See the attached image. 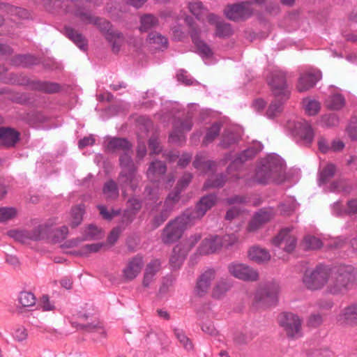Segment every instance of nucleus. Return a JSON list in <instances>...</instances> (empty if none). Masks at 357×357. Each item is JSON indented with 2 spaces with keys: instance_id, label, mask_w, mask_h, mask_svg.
<instances>
[{
  "instance_id": "1",
  "label": "nucleus",
  "mask_w": 357,
  "mask_h": 357,
  "mask_svg": "<svg viewBox=\"0 0 357 357\" xmlns=\"http://www.w3.org/2000/svg\"><path fill=\"white\" fill-rule=\"evenodd\" d=\"M131 144L124 138L113 137L108 138L106 149L109 152L122 151L123 153L120 157V164L122 168L119 176V182L122 188V194L126 196L124 188L130 185L131 189L135 191L139 182L138 177L135 174V165L131 159Z\"/></svg>"
},
{
  "instance_id": "2",
  "label": "nucleus",
  "mask_w": 357,
  "mask_h": 357,
  "mask_svg": "<svg viewBox=\"0 0 357 357\" xmlns=\"http://www.w3.org/2000/svg\"><path fill=\"white\" fill-rule=\"evenodd\" d=\"M66 7L64 10L66 13H73L85 24H93L96 25L101 32L105 35V38L112 45V50L114 52L119 51L120 47L123 43L124 38L123 34L119 31L111 30L110 22L105 19L94 18L88 10H84L81 8L73 10L69 8L68 4H64Z\"/></svg>"
},
{
  "instance_id": "3",
  "label": "nucleus",
  "mask_w": 357,
  "mask_h": 357,
  "mask_svg": "<svg viewBox=\"0 0 357 357\" xmlns=\"http://www.w3.org/2000/svg\"><path fill=\"white\" fill-rule=\"evenodd\" d=\"M284 169V162L278 155H268L257 169L255 181L261 184H266L271 181L278 182Z\"/></svg>"
},
{
  "instance_id": "4",
  "label": "nucleus",
  "mask_w": 357,
  "mask_h": 357,
  "mask_svg": "<svg viewBox=\"0 0 357 357\" xmlns=\"http://www.w3.org/2000/svg\"><path fill=\"white\" fill-rule=\"evenodd\" d=\"M195 222L184 211L181 215L171 220L162 231L161 240L165 244H172L179 240L184 231L192 227Z\"/></svg>"
},
{
  "instance_id": "5",
  "label": "nucleus",
  "mask_w": 357,
  "mask_h": 357,
  "mask_svg": "<svg viewBox=\"0 0 357 357\" xmlns=\"http://www.w3.org/2000/svg\"><path fill=\"white\" fill-rule=\"evenodd\" d=\"M280 291V284L275 281H270L261 287L255 294L253 305L256 308H266L274 305L278 301Z\"/></svg>"
},
{
  "instance_id": "6",
  "label": "nucleus",
  "mask_w": 357,
  "mask_h": 357,
  "mask_svg": "<svg viewBox=\"0 0 357 357\" xmlns=\"http://www.w3.org/2000/svg\"><path fill=\"white\" fill-rule=\"evenodd\" d=\"M355 276L351 266H341L335 273V276L328 287L333 294H344L352 287Z\"/></svg>"
},
{
  "instance_id": "7",
  "label": "nucleus",
  "mask_w": 357,
  "mask_h": 357,
  "mask_svg": "<svg viewBox=\"0 0 357 357\" xmlns=\"http://www.w3.org/2000/svg\"><path fill=\"white\" fill-rule=\"evenodd\" d=\"M330 275L331 271L328 267L319 265L314 269L306 270L303 274L302 282L310 290H319L327 284Z\"/></svg>"
},
{
  "instance_id": "8",
  "label": "nucleus",
  "mask_w": 357,
  "mask_h": 357,
  "mask_svg": "<svg viewBox=\"0 0 357 357\" xmlns=\"http://www.w3.org/2000/svg\"><path fill=\"white\" fill-rule=\"evenodd\" d=\"M278 323L289 338L295 340L302 337V320L298 315L283 312L278 317Z\"/></svg>"
},
{
  "instance_id": "9",
  "label": "nucleus",
  "mask_w": 357,
  "mask_h": 357,
  "mask_svg": "<svg viewBox=\"0 0 357 357\" xmlns=\"http://www.w3.org/2000/svg\"><path fill=\"white\" fill-rule=\"evenodd\" d=\"M50 225L41 224L31 230H13L9 234L16 241L26 243L29 241H40L48 236Z\"/></svg>"
},
{
  "instance_id": "10",
  "label": "nucleus",
  "mask_w": 357,
  "mask_h": 357,
  "mask_svg": "<svg viewBox=\"0 0 357 357\" xmlns=\"http://www.w3.org/2000/svg\"><path fill=\"white\" fill-rule=\"evenodd\" d=\"M268 84L275 98L284 101L289 99L290 91L288 89L284 73L273 72L268 79Z\"/></svg>"
},
{
  "instance_id": "11",
  "label": "nucleus",
  "mask_w": 357,
  "mask_h": 357,
  "mask_svg": "<svg viewBox=\"0 0 357 357\" xmlns=\"http://www.w3.org/2000/svg\"><path fill=\"white\" fill-rule=\"evenodd\" d=\"M224 14L232 21L244 20L252 15L253 9L249 1H243L228 6L224 10Z\"/></svg>"
},
{
  "instance_id": "12",
  "label": "nucleus",
  "mask_w": 357,
  "mask_h": 357,
  "mask_svg": "<svg viewBox=\"0 0 357 357\" xmlns=\"http://www.w3.org/2000/svg\"><path fill=\"white\" fill-rule=\"evenodd\" d=\"M229 273L234 278L248 282H255L259 279L258 272L253 268L239 263H231L227 267Z\"/></svg>"
},
{
  "instance_id": "13",
  "label": "nucleus",
  "mask_w": 357,
  "mask_h": 357,
  "mask_svg": "<svg viewBox=\"0 0 357 357\" xmlns=\"http://www.w3.org/2000/svg\"><path fill=\"white\" fill-rule=\"evenodd\" d=\"M272 243L279 249H282L284 252L290 253L296 248L297 238L291 233L289 228H285L282 229L278 234L273 238Z\"/></svg>"
},
{
  "instance_id": "14",
  "label": "nucleus",
  "mask_w": 357,
  "mask_h": 357,
  "mask_svg": "<svg viewBox=\"0 0 357 357\" xmlns=\"http://www.w3.org/2000/svg\"><path fill=\"white\" fill-rule=\"evenodd\" d=\"M216 200L217 198L215 195H206L200 199L195 209H188L185 211L195 223L197 220H200L206 214L208 210L215 205Z\"/></svg>"
},
{
  "instance_id": "15",
  "label": "nucleus",
  "mask_w": 357,
  "mask_h": 357,
  "mask_svg": "<svg viewBox=\"0 0 357 357\" xmlns=\"http://www.w3.org/2000/svg\"><path fill=\"white\" fill-rule=\"evenodd\" d=\"M321 72L318 70H310L302 73L298 80L296 89L299 92H305L314 87L321 78Z\"/></svg>"
},
{
  "instance_id": "16",
  "label": "nucleus",
  "mask_w": 357,
  "mask_h": 357,
  "mask_svg": "<svg viewBox=\"0 0 357 357\" xmlns=\"http://www.w3.org/2000/svg\"><path fill=\"white\" fill-rule=\"evenodd\" d=\"M275 215L272 208H264L257 212L250 221L247 230L254 232L258 230L263 225L269 222Z\"/></svg>"
},
{
  "instance_id": "17",
  "label": "nucleus",
  "mask_w": 357,
  "mask_h": 357,
  "mask_svg": "<svg viewBox=\"0 0 357 357\" xmlns=\"http://www.w3.org/2000/svg\"><path fill=\"white\" fill-rule=\"evenodd\" d=\"M207 20L210 24L215 26V35L218 38L229 37L233 34V29L229 23L225 22L214 13L207 15Z\"/></svg>"
},
{
  "instance_id": "18",
  "label": "nucleus",
  "mask_w": 357,
  "mask_h": 357,
  "mask_svg": "<svg viewBox=\"0 0 357 357\" xmlns=\"http://www.w3.org/2000/svg\"><path fill=\"white\" fill-rule=\"evenodd\" d=\"M144 266L143 257L136 255L130 259L123 269V276L127 281L134 280L141 272Z\"/></svg>"
},
{
  "instance_id": "19",
  "label": "nucleus",
  "mask_w": 357,
  "mask_h": 357,
  "mask_svg": "<svg viewBox=\"0 0 357 357\" xmlns=\"http://www.w3.org/2000/svg\"><path fill=\"white\" fill-rule=\"evenodd\" d=\"M215 278V271L213 269H208L198 278L195 287V292L199 296H203L208 292L212 281Z\"/></svg>"
},
{
  "instance_id": "20",
  "label": "nucleus",
  "mask_w": 357,
  "mask_h": 357,
  "mask_svg": "<svg viewBox=\"0 0 357 357\" xmlns=\"http://www.w3.org/2000/svg\"><path fill=\"white\" fill-rule=\"evenodd\" d=\"M161 266V261L158 259H153L146 264L142 281L144 287H149L153 282L154 277L160 271Z\"/></svg>"
},
{
  "instance_id": "21",
  "label": "nucleus",
  "mask_w": 357,
  "mask_h": 357,
  "mask_svg": "<svg viewBox=\"0 0 357 357\" xmlns=\"http://www.w3.org/2000/svg\"><path fill=\"white\" fill-rule=\"evenodd\" d=\"M338 320L350 326L357 325V303L351 304L342 310Z\"/></svg>"
},
{
  "instance_id": "22",
  "label": "nucleus",
  "mask_w": 357,
  "mask_h": 357,
  "mask_svg": "<svg viewBox=\"0 0 357 357\" xmlns=\"http://www.w3.org/2000/svg\"><path fill=\"white\" fill-rule=\"evenodd\" d=\"M222 247L220 237L211 236L202 241L198 248L200 255H210L214 253Z\"/></svg>"
},
{
  "instance_id": "23",
  "label": "nucleus",
  "mask_w": 357,
  "mask_h": 357,
  "mask_svg": "<svg viewBox=\"0 0 357 357\" xmlns=\"http://www.w3.org/2000/svg\"><path fill=\"white\" fill-rule=\"evenodd\" d=\"M201 31H196L195 29L192 31L191 38L195 44L198 53L203 58H210L213 55V51L211 47L203 40L200 39Z\"/></svg>"
},
{
  "instance_id": "24",
  "label": "nucleus",
  "mask_w": 357,
  "mask_h": 357,
  "mask_svg": "<svg viewBox=\"0 0 357 357\" xmlns=\"http://www.w3.org/2000/svg\"><path fill=\"white\" fill-rule=\"evenodd\" d=\"M192 123L191 120L187 119L181 122L178 126H176V129L169 135V141L174 143H182L185 140L183 132L191 130Z\"/></svg>"
},
{
  "instance_id": "25",
  "label": "nucleus",
  "mask_w": 357,
  "mask_h": 357,
  "mask_svg": "<svg viewBox=\"0 0 357 357\" xmlns=\"http://www.w3.org/2000/svg\"><path fill=\"white\" fill-rule=\"evenodd\" d=\"M294 132L307 144L311 143L314 137L313 130L310 125L305 121L296 122Z\"/></svg>"
},
{
  "instance_id": "26",
  "label": "nucleus",
  "mask_w": 357,
  "mask_h": 357,
  "mask_svg": "<svg viewBox=\"0 0 357 357\" xmlns=\"http://www.w3.org/2000/svg\"><path fill=\"white\" fill-rule=\"evenodd\" d=\"M20 134L14 129L9 128H0V144L5 146H13L19 140Z\"/></svg>"
},
{
  "instance_id": "27",
  "label": "nucleus",
  "mask_w": 357,
  "mask_h": 357,
  "mask_svg": "<svg viewBox=\"0 0 357 357\" xmlns=\"http://www.w3.org/2000/svg\"><path fill=\"white\" fill-rule=\"evenodd\" d=\"M84 213L85 206L83 204L77 205L71 208L66 218V222L71 227L75 228L82 223Z\"/></svg>"
},
{
  "instance_id": "28",
  "label": "nucleus",
  "mask_w": 357,
  "mask_h": 357,
  "mask_svg": "<svg viewBox=\"0 0 357 357\" xmlns=\"http://www.w3.org/2000/svg\"><path fill=\"white\" fill-rule=\"evenodd\" d=\"M188 254V250L184 247L177 245L173 249L172 255L169 259V264L173 269H178L183 263Z\"/></svg>"
},
{
  "instance_id": "29",
  "label": "nucleus",
  "mask_w": 357,
  "mask_h": 357,
  "mask_svg": "<svg viewBox=\"0 0 357 357\" xmlns=\"http://www.w3.org/2000/svg\"><path fill=\"white\" fill-rule=\"evenodd\" d=\"M167 171L166 165L161 161H154L150 164L146 174L149 180L156 181L163 176Z\"/></svg>"
},
{
  "instance_id": "30",
  "label": "nucleus",
  "mask_w": 357,
  "mask_h": 357,
  "mask_svg": "<svg viewBox=\"0 0 357 357\" xmlns=\"http://www.w3.org/2000/svg\"><path fill=\"white\" fill-rule=\"evenodd\" d=\"M232 287L230 279H220L217 282L212 290V297L216 299L222 298Z\"/></svg>"
},
{
  "instance_id": "31",
  "label": "nucleus",
  "mask_w": 357,
  "mask_h": 357,
  "mask_svg": "<svg viewBox=\"0 0 357 357\" xmlns=\"http://www.w3.org/2000/svg\"><path fill=\"white\" fill-rule=\"evenodd\" d=\"M249 258L257 263H264L269 261L271 255L269 252L263 248L259 246H253L248 251Z\"/></svg>"
},
{
  "instance_id": "32",
  "label": "nucleus",
  "mask_w": 357,
  "mask_h": 357,
  "mask_svg": "<svg viewBox=\"0 0 357 357\" xmlns=\"http://www.w3.org/2000/svg\"><path fill=\"white\" fill-rule=\"evenodd\" d=\"M102 195L107 201H114L119 196V188L113 180H109L105 183L102 187Z\"/></svg>"
},
{
  "instance_id": "33",
  "label": "nucleus",
  "mask_w": 357,
  "mask_h": 357,
  "mask_svg": "<svg viewBox=\"0 0 357 357\" xmlns=\"http://www.w3.org/2000/svg\"><path fill=\"white\" fill-rule=\"evenodd\" d=\"M65 33L79 48L81 50L86 49L87 43L85 38L81 33L70 27L65 29Z\"/></svg>"
},
{
  "instance_id": "34",
  "label": "nucleus",
  "mask_w": 357,
  "mask_h": 357,
  "mask_svg": "<svg viewBox=\"0 0 357 357\" xmlns=\"http://www.w3.org/2000/svg\"><path fill=\"white\" fill-rule=\"evenodd\" d=\"M126 206L127 210L125 211L124 218L128 216L126 218V225H128L132 220V217H130V213L133 215L137 213L142 208V203L139 199L132 197L128 200Z\"/></svg>"
},
{
  "instance_id": "35",
  "label": "nucleus",
  "mask_w": 357,
  "mask_h": 357,
  "mask_svg": "<svg viewBox=\"0 0 357 357\" xmlns=\"http://www.w3.org/2000/svg\"><path fill=\"white\" fill-rule=\"evenodd\" d=\"M189 11L198 20H202L205 15H208V9L201 1H192L188 4Z\"/></svg>"
},
{
  "instance_id": "36",
  "label": "nucleus",
  "mask_w": 357,
  "mask_h": 357,
  "mask_svg": "<svg viewBox=\"0 0 357 357\" xmlns=\"http://www.w3.org/2000/svg\"><path fill=\"white\" fill-rule=\"evenodd\" d=\"M326 105L333 110H339L345 105V99L340 93L330 96L326 100Z\"/></svg>"
},
{
  "instance_id": "37",
  "label": "nucleus",
  "mask_w": 357,
  "mask_h": 357,
  "mask_svg": "<svg viewBox=\"0 0 357 357\" xmlns=\"http://www.w3.org/2000/svg\"><path fill=\"white\" fill-rule=\"evenodd\" d=\"M158 24V20L155 16L151 14H146L142 15L140 18L139 30L142 32H146L149 29L155 27Z\"/></svg>"
},
{
  "instance_id": "38",
  "label": "nucleus",
  "mask_w": 357,
  "mask_h": 357,
  "mask_svg": "<svg viewBox=\"0 0 357 357\" xmlns=\"http://www.w3.org/2000/svg\"><path fill=\"white\" fill-rule=\"evenodd\" d=\"M322 245L323 243L319 238L311 235L305 236L301 243V246L305 250L319 249Z\"/></svg>"
},
{
  "instance_id": "39",
  "label": "nucleus",
  "mask_w": 357,
  "mask_h": 357,
  "mask_svg": "<svg viewBox=\"0 0 357 357\" xmlns=\"http://www.w3.org/2000/svg\"><path fill=\"white\" fill-rule=\"evenodd\" d=\"M255 155V151L253 149H248L241 152L238 156L232 162L228 167V171L235 169L238 165L243 164L248 160L252 158Z\"/></svg>"
},
{
  "instance_id": "40",
  "label": "nucleus",
  "mask_w": 357,
  "mask_h": 357,
  "mask_svg": "<svg viewBox=\"0 0 357 357\" xmlns=\"http://www.w3.org/2000/svg\"><path fill=\"white\" fill-rule=\"evenodd\" d=\"M335 171L336 167L333 164H327L326 167L319 172V184H324L328 182L334 176Z\"/></svg>"
},
{
  "instance_id": "41",
  "label": "nucleus",
  "mask_w": 357,
  "mask_h": 357,
  "mask_svg": "<svg viewBox=\"0 0 357 357\" xmlns=\"http://www.w3.org/2000/svg\"><path fill=\"white\" fill-rule=\"evenodd\" d=\"M50 225V231H49L48 236L45 238H52L54 242L59 241L61 239L65 238L68 234V229L66 226H62L60 228L52 229V224L45 222Z\"/></svg>"
},
{
  "instance_id": "42",
  "label": "nucleus",
  "mask_w": 357,
  "mask_h": 357,
  "mask_svg": "<svg viewBox=\"0 0 357 357\" xmlns=\"http://www.w3.org/2000/svg\"><path fill=\"white\" fill-rule=\"evenodd\" d=\"M221 124L219 123H213L207 130L206 134L203 140L204 145L211 143L220 134Z\"/></svg>"
},
{
  "instance_id": "43",
  "label": "nucleus",
  "mask_w": 357,
  "mask_h": 357,
  "mask_svg": "<svg viewBox=\"0 0 357 357\" xmlns=\"http://www.w3.org/2000/svg\"><path fill=\"white\" fill-rule=\"evenodd\" d=\"M306 113L310 116L316 115L320 109V103L310 98H305L303 101Z\"/></svg>"
},
{
  "instance_id": "44",
  "label": "nucleus",
  "mask_w": 357,
  "mask_h": 357,
  "mask_svg": "<svg viewBox=\"0 0 357 357\" xmlns=\"http://www.w3.org/2000/svg\"><path fill=\"white\" fill-rule=\"evenodd\" d=\"M239 137L236 134L230 131H227L222 135L220 146L223 149H227L231 145L236 143Z\"/></svg>"
},
{
  "instance_id": "45",
  "label": "nucleus",
  "mask_w": 357,
  "mask_h": 357,
  "mask_svg": "<svg viewBox=\"0 0 357 357\" xmlns=\"http://www.w3.org/2000/svg\"><path fill=\"white\" fill-rule=\"evenodd\" d=\"M285 101L280 100V99L275 98L274 101H273L268 107L266 111V116L270 118H274L278 114L282 112V105Z\"/></svg>"
},
{
  "instance_id": "46",
  "label": "nucleus",
  "mask_w": 357,
  "mask_h": 357,
  "mask_svg": "<svg viewBox=\"0 0 357 357\" xmlns=\"http://www.w3.org/2000/svg\"><path fill=\"white\" fill-rule=\"evenodd\" d=\"M19 303L23 307H31L36 303V297L31 292L22 291L18 296Z\"/></svg>"
},
{
  "instance_id": "47",
  "label": "nucleus",
  "mask_w": 357,
  "mask_h": 357,
  "mask_svg": "<svg viewBox=\"0 0 357 357\" xmlns=\"http://www.w3.org/2000/svg\"><path fill=\"white\" fill-rule=\"evenodd\" d=\"M175 336L179 341L181 345L187 351H191L193 349V344L190 340L185 335L184 332L180 329H175Z\"/></svg>"
},
{
  "instance_id": "48",
  "label": "nucleus",
  "mask_w": 357,
  "mask_h": 357,
  "mask_svg": "<svg viewBox=\"0 0 357 357\" xmlns=\"http://www.w3.org/2000/svg\"><path fill=\"white\" fill-rule=\"evenodd\" d=\"M193 166L196 169H213V167L215 166V163L212 161H204V155L199 154L196 155V158L193 162Z\"/></svg>"
},
{
  "instance_id": "49",
  "label": "nucleus",
  "mask_w": 357,
  "mask_h": 357,
  "mask_svg": "<svg viewBox=\"0 0 357 357\" xmlns=\"http://www.w3.org/2000/svg\"><path fill=\"white\" fill-rule=\"evenodd\" d=\"M149 40L151 43L158 45L159 47H167V39L158 33H151L149 35Z\"/></svg>"
},
{
  "instance_id": "50",
  "label": "nucleus",
  "mask_w": 357,
  "mask_h": 357,
  "mask_svg": "<svg viewBox=\"0 0 357 357\" xmlns=\"http://www.w3.org/2000/svg\"><path fill=\"white\" fill-rule=\"evenodd\" d=\"M17 215V210L13 207L0 208V222H5L14 218Z\"/></svg>"
},
{
  "instance_id": "51",
  "label": "nucleus",
  "mask_w": 357,
  "mask_h": 357,
  "mask_svg": "<svg viewBox=\"0 0 357 357\" xmlns=\"http://www.w3.org/2000/svg\"><path fill=\"white\" fill-rule=\"evenodd\" d=\"M102 246V243L86 244L82 247L78 254L79 255L84 256L90 253L97 252L101 249Z\"/></svg>"
},
{
  "instance_id": "52",
  "label": "nucleus",
  "mask_w": 357,
  "mask_h": 357,
  "mask_svg": "<svg viewBox=\"0 0 357 357\" xmlns=\"http://www.w3.org/2000/svg\"><path fill=\"white\" fill-rule=\"evenodd\" d=\"M100 215L102 218L107 220H111L114 217H116L120 214V210H112L109 211L106 206L103 205L98 206Z\"/></svg>"
},
{
  "instance_id": "53",
  "label": "nucleus",
  "mask_w": 357,
  "mask_h": 357,
  "mask_svg": "<svg viewBox=\"0 0 357 357\" xmlns=\"http://www.w3.org/2000/svg\"><path fill=\"white\" fill-rule=\"evenodd\" d=\"M85 236L89 239L98 238L102 236V231L98 227L90 225L85 231Z\"/></svg>"
},
{
  "instance_id": "54",
  "label": "nucleus",
  "mask_w": 357,
  "mask_h": 357,
  "mask_svg": "<svg viewBox=\"0 0 357 357\" xmlns=\"http://www.w3.org/2000/svg\"><path fill=\"white\" fill-rule=\"evenodd\" d=\"M86 330L89 332L100 335V337H97V338H105L106 337V331L101 325L89 324L86 326Z\"/></svg>"
},
{
  "instance_id": "55",
  "label": "nucleus",
  "mask_w": 357,
  "mask_h": 357,
  "mask_svg": "<svg viewBox=\"0 0 357 357\" xmlns=\"http://www.w3.org/2000/svg\"><path fill=\"white\" fill-rule=\"evenodd\" d=\"M224 183V176L221 174L217 176V178L215 181H211L210 179L208 181H206L204 185V188L206 190L209 188H220L223 185Z\"/></svg>"
},
{
  "instance_id": "56",
  "label": "nucleus",
  "mask_w": 357,
  "mask_h": 357,
  "mask_svg": "<svg viewBox=\"0 0 357 357\" xmlns=\"http://www.w3.org/2000/svg\"><path fill=\"white\" fill-rule=\"evenodd\" d=\"M322 121L328 127L336 126L339 123L337 116L334 114H327L322 117Z\"/></svg>"
},
{
  "instance_id": "57",
  "label": "nucleus",
  "mask_w": 357,
  "mask_h": 357,
  "mask_svg": "<svg viewBox=\"0 0 357 357\" xmlns=\"http://www.w3.org/2000/svg\"><path fill=\"white\" fill-rule=\"evenodd\" d=\"M8 7V10L13 15H18L21 18H26L29 17V13L26 10L21 8L14 7L10 5H5Z\"/></svg>"
},
{
  "instance_id": "58",
  "label": "nucleus",
  "mask_w": 357,
  "mask_h": 357,
  "mask_svg": "<svg viewBox=\"0 0 357 357\" xmlns=\"http://www.w3.org/2000/svg\"><path fill=\"white\" fill-rule=\"evenodd\" d=\"M222 247H229L238 241V237L235 234H227L220 238Z\"/></svg>"
},
{
  "instance_id": "59",
  "label": "nucleus",
  "mask_w": 357,
  "mask_h": 357,
  "mask_svg": "<svg viewBox=\"0 0 357 357\" xmlns=\"http://www.w3.org/2000/svg\"><path fill=\"white\" fill-rule=\"evenodd\" d=\"M178 81L183 83L185 85H191L193 84L192 79L188 75L187 72L183 70H180L177 75Z\"/></svg>"
},
{
  "instance_id": "60",
  "label": "nucleus",
  "mask_w": 357,
  "mask_h": 357,
  "mask_svg": "<svg viewBox=\"0 0 357 357\" xmlns=\"http://www.w3.org/2000/svg\"><path fill=\"white\" fill-rule=\"evenodd\" d=\"M43 2L46 9L50 11L59 8L63 3L61 0H43Z\"/></svg>"
},
{
  "instance_id": "61",
  "label": "nucleus",
  "mask_w": 357,
  "mask_h": 357,
  "mask_svg": "<svg viewBox=\"0 0 357 357\" xmlns=\"http://www.w3.org/2000/svg\"><path fill=\"white\" fill-rule=\"evenodd\" d=\"M192 178V176L191 174H190V173L184 174L183 176H182V178L178 181V182L177 183L176 188H178L181 190H183L190 183Z\"/></svg>"
},
{
  "instance_id": "62",
  "label": "nucleus",
  "mask_w": 357,
  "mask_h": 357,
  "mask_svg": "<svg viewBox=\"0 0 357 357\" xmlns=\"http://www.w3.org/2000/svg\"><path fill=\"white\" fill-rule=\"evenodd\" d=\"M27 336L28 334L26 330L23 327L17 328L13 333V337L17 342H23L26 340Z\"/></svg>"
},
{
  "instance_id": "63",
  "label": "nucleus",
  "mask_w": 357,
  "mask_h": 357,
  "mask_svg": "<svg viewBox=\"0 0 357 357\" xmlns=\"http://www.w3.org/2000/svg\"><path fill=\"white\" fill-rule=\"evenodd\" d=\"M122 230H123V229L121 228L120 227H116L114 228L111 231L109 235L107 237L108 242L112 245L115 243L116 242V241L118 240L119 235L121 233Z\"/></svg>"
},
{
  "instance_id": "64",
  "label": "nucleus",
  "mask_w": 357,
  "mask_h": 357,
  "mask_svg": "<svg viewBox=\"0 0 357 357\" xmlns=\"http://www.w3.org/2000/svg\"><path fill=\"white\" fill-rule=\"evenodd\" d=\"M181 192V190L178 188H176V190L174 192H172L169 194L165 204L167 206H171L172 204L176 203L179 199V194Z\"/></svg>"
}]
</instances>
